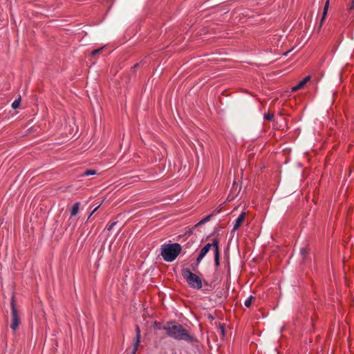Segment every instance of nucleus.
Here are the masks:
<instances>
[{"instance_id": "f257e3e1", "label": "nucleus", "mask_w": 354, "mask_h": 354, "mask_svg": "<svg viewBox=\"0 0 354 354\" xmlns=\"http://www.w3.org/2000/svg\"><path fill=\"white\" fill-rule=\"evenodd\" d=\"M163 329L169 337L177 340H184L187 342H192L194 341V337L179 324L173 322L167 323V324L163 327Z\"/></svg>"}, {"instance_id": "f03ea898", "label": "nucleus", "mask_w": 354, "mask_h": 354, "mask_svg": "<svg viewBox=\"0 0 354 354\" xmlns=\"http://www.w3.org/2000/svg\"><path fill=\"white\" fill-rule=\"evenodd\" d=\"M182 247L179 243L163 244L161 247L160 255L166 262H172L179 255Z\"/></svg>"}, {"instance_id": "7ed1b4c3", "label": "nucleus", "mask_w": 354, "mask_h": 354, "mask_svg": "<svg viewBox=\"0 0 354 354\" xmlns=\"http://www.w3.org/2000/svg\"><path fill=\"white\" fill-rule=\"evenodd\" d=\"M182 274L183 278L191 288L196 290H199L202 288L203 283L201 279L196 274L192 272L189 269L183 270Z\"/></svg>"}, {"instance_id": "20e7f679", "label": "nucleus", "mask_w": 354, "mask_h": 354, "mask_svg": "<svg viewBox=\"0 0 354 354\" xmlns=\"http://www.w3.org/2000/svg\"><path fill=\"white\" fill-rule=\"evenodd\" d=\"M11 314H12V323L10 325L12 330L15 331L20 323L19 318L17 315V311L15 305L14 296L12 297L11 299Z\"/></svg>"}, {"instance_id": "39448f33", "label": "nucleus", "mask_w": 354, "mask_h": 354, "mask_svg": "<svg viewBox=\"0 0 354 354\" xmlns=\"http://www.w3.org/2000/svg\"><path fill=\"white\" fill-rule=\"evenodd\" d=\"M211 248H214V241L212 243H207L203 248H201L199 254L196 260V265L198 266L202 259L205 257L207 252L209 251Z\"/></svg>"}, {"instance_id": "423d86ee", "label": "nucleus", "mask_w": 354, "mask_h": 354, "mask_svg": "<svg viewBox=\"0 0 354 354\" xmlns=\"http://www.w3.org/2000/svg\"><path fill=\"white\" fill-rule=\"evenodd\" d=\"M214 258L216 268L220 265L219 243L217 239H214Z\"/></svg>"}, {"instance_id": "0eeeda50", "label": "nucleus", "mask_w": 354, "mask_h": 354, "mask_svg": "<svg viewBox=\"0 0 354 354\" xmlns=\"http://www.w3.org/2000/svg\"><path fill=\"white\" fill-rule=\"evenodd\" d=\"M136 339H135V341H134V344H133V351H132V354H135L136 353V352L137 351V350L138 348L140 342V328H139V326L138 325L136 326Z\"/></svg>"}, {"instance_id": "6e6552de", "label": "nucleus", "mask_w": 354, "mask_h": 354, "mask_svg": "<svg viewBox=\"0 0 354 354\" xmlns=\"http://www.w3.org/2000/svg\"><path fill=\"white\" fill-rule=\"evenodd\" d=\"M245 212H242L238 216V218L235 220V222H234V226H233V229H232L233 232H234V231H236V230H237L239 229V227L243 223V221L245 219Z\"/></svg>"}, {"instance_id": "1a4fd4ad", "label": "nucleus", "mask_w": 354, "mask_h": 354, "mask_svg": "<svg viewBox=\"0 0 354 354\" xmlns=\"http://www.w3.org/2000/svg\"><path fill=\"white\" fill-rule=\"evenodd\" d=\"M310 77L307 76L304 78L301 81H300L296 86L292 88V91L295 92L301 88H302L304 85L310 80Z\"/></svg>"}, {"instance_id": "9d476101", "label": "nucleus", "mask_w": 354, "mask_h": 354, "mask_svg": "<svg viewBox=\"0 0 354 354\" xmlns=\"http://www.w3.org/2000/svg\"><path fill=\"white\" fill-rule=\"evenodd\" d=\"M80 204L79 202H77L75 204H73L72 209L71 210V215L72 216H75L78 214L79 209H80Z\"/></svg>"}, {"instance_id": "9b49d317", "label": "nucleus", "mask_w": 354, "mask_h": 354, "mask_svg": "<svg viewBox=\"0 0 354 354\" xmlns=\"http://www.w3.org/2000/svg\"><path fill=\"white\" fill-rule=\"evenodd\" d=\"M328 6H329V0H327L326 3H325L324 8V11H323V14H322V20H321L320 26H322V23H323L326 16V14H327V12H328Z\"/></svg>"}, {"instance_id": "f8f14e48", "label": "nucleus", "mask_w": 354, "mask_h": 354, "mask_svg": "<svg viewBox=\"0 0 354 354\" xmlns=\"http://www.w3.org/2000/svg\"><path fill=\"white\" fill-rule=\"evenodd\" d=\"M96 174V171L93 169H87L82 174V176H87Z\"/></svg>"}, {"instance_id": "ddd939ff", "label": "nucleus", "mask_w": 354, "mask_h": 354, "mask_svg": "<svg viewBox=\"0 0 354 354\" xmlns=\"http://www.w3.org/2000/svg\"><path fill=\"white\" fill-rule=\"evenodd\" d=\"M212 216V214L206 216L205 217H204L201 221H200L198 223V225H202V224H204V223L208 222L210 220Z\"/></svg>"}, {"instance_id": "4468645a", "label": "nucleus", "mask_w": 354, "mask_h": 354, "mask_svg": "<svg viewBox=\"0 0 354 354\" xmlns=\"http://www.w3.org/2000/svg\"><path fill=\"white\" fill-rule=\"evenodd\" d=\"M20 102H21V97H19L18 99L15 100L12 103V109H15L18 108L19 106Z\"/></svg>"}, {"instance_id": "2eb2a0df", "label": "nucleus", "mask_w": 354, "mask_h": 354, "mask_svg": "<svg viewBox=\"0 0 354 354\" xmlns=\"http://www.w3.org/2000/svg\"><path fill=\"white\" fill-rule=\"evenodd\" d=\"M252 299H253L252 296H250L249 297H248L244 302L245 306L248 308L250 307L252 302Z\"/></svg>"}, {"instance_id": "dca6fc26", "label": "nucleus", "mask_w": 354, "mask_h": 354, "mask_svg": "<svg viewBox=\"0 0 354 354\" xmlns=\"http://www.w3.org/2000/svg\"><path fill=\"white\" fill-rule=\"evenodd\" d=\"M274 117V115L270 113H266L263 116L264 120H272Z\"/></svg>"}, {"instance_id": "f3484780", "label": "nucleus", "mask_w": 354, "mask_h": 354, "mask_svg": "<svg viewBox=\"0 0 354 354\" xmlns=\"http://www.w3.org/2000/svg\"><path fill=\"white\" fill-rule=\"evenodd\" d=\"M117 222H113L109 225H106V229L108 230V231H111L113 227L116 225Z\"/></svg>"}, {"instance_id": "a211bd4d", "label": "nucleus", "mask_w": 354, "mask_h": 354, "mask_svg": "<svg viewBox=\"0 0 354 354\" xmlns=\"http://www.w3.org/2000/svg\"><path fill=\"white\" fill-rule=\"evenodd\" d=\"M104 49V48H97V49H95L93 50L92 52H91V55L92 56H95V55H97V53H100L102 50Z\"/></svg>"}, {"instance_id": "6ab92c4d", "label": "nucleus", "mask_w": 354, "mask_h": 354, "mask_svg": "<svg viewBox=\"0 0 354 354\" xmlns=\"http://www.w3.org/2000/svg\"><path fill=\"white\" fill-rule=\"evenodd\" d=\"M300 253H301V254L304 257H305V255H306V253H307V250H306V248H301V249H300Z\"/></svg>"}, {"instance_id": "aec40b11", "label": "nucleus", "mask_w": 354, "mask_h": 354, "mask_svg": "<svg viewBox=\"0 0 354 354\" xmlns=\"http://www.w3.org/2000/svg\"><path fill=\"white\" fill-rule=\"evenodd\" d=\"M219 329L221 330V333L222 335L224 336V335H225V327H224V326L222 325V324H220Z\"/></svg>"}, {"instance_id": "412c9836", "label": "nucleus", "mask_w": 354, "mask_h": 354, "mask_svg": "<svg viewBox=\"0 0 354 354\" xmlns=\"http://www.w3.org/2000/svg\"><path fill=\"white\" fill-rule=\"evenodd\" d=\"M98 207H99V206L96 207H95V208L92 211V212L90 214V215H89V217H88V218H90V217L93 215V213H94V212L97 209V208H98Z\"/></svg>"}, {"instance_id": "4be33fe9", "label": "nucleus", "mask_w": 354, "mask_h": 354, "mask_svg": "<svg viewBox=\"0 0 354 354\" xmlns=\"http://www.w3.org/2000/svg\"><path fill=\"white\" fill-rule=\"evenodd\" d=\"M290 52V50H288V51H286V53H283V55L284 56H287V55H288V54Z\"/></svg>"}, {"instance_id": "5701e85b", "label": "nucleus", "mask_w": 354, "mask_h": 354, "mask_svg": "<svg viewBox=\"0 0 354 354\" xmlns=\"http://www.w3.org/2000/svg\"><path fill=\"white\" fill-rule=\"evenodd\" d=\"M138 65H139V64H136L133 66V68H136L138 66Z\"/></svg>"}, {"instance_id": "b1692460", "label": "nucleus", "mask_w": 354, "mask_h": 354, "mask_svg": "<svg viewBox=\"0 0 354 354\" xmlns=\"http://www.w3.org/2000/svg\"><path fill=\"white\" fill-rule=\"evenodd\" d=\"M174 354H177L176 353H174Z\"/></svg>"}]
</instances>
